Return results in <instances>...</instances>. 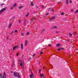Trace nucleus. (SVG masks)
<instances>
[{"label": "nucleus", "instance_id": "1", "mask_svg": "<svg viewBox=\"0 0 78 78\" xmlns=\"http://www.w3.org/2000/svg\"><path fill=\"white\" fill-rule=\"evenodd\" d=\"M0 76L1 78H6V73H5V72H4L3 76H2V74H0Z\"/></svg>", "mask_w": 78, "mask_h": 78}, {"label": "nucleus", "instance_id": "2", "mask_svg": "<svg viewBox=\"0 0 78 78\" xmlns=\"http://www.w3.org/2000/svg\"><path fill=\"white\" fill-rule=\"evenodd\" d=\"M6 9H7V8H6V7H5V8H4L3 9H1V10L0 11V15L2 13V12H3L5 11L6 10Z\"/></svg>", "mask_w": 78, "mask_h": 78}, {"label": "nucleus", "instance_id": "3", "mask_svg": "<svg viewBox=\"0 0 78 78\" xmlns=\"http://www.w3.org/2000/svg\"><path fill=\"white\" fill-rule=\"evenodd\" d=\"M18 61L19 62V64H20V66L22 67V65H23V62L22 61V60L20 59H19L18 60Z\"/></svg>", "mask_w": 78, "mask_h": 78}, {"label": "nucleus", "instance_id": "4", "mask_svg": "<svg viewBox=\"0 0 78 78\" xmlns=\"http://www.w3.org/2000/svg\"><path fill=\"white\" fill-rule=\"evenodd\" d=\"M56 19V17L55 16H53L50 19V20L51 21L53 20H54V19Z\"/></svg>", "mask_w": 78, "mask_h": 78}, {"label": "nucleus", "instance_id": "5", "mask_svg": "<svg viewBox=\"0 0 78 78\" xmlns=\"http://www.w3.org/2000/svg\"><path fill=\"white\" fill-rule=\"evenodd\" d=\"M31 74L30 75V78H33V77L34 76L33 75V73L32 72H31Z\"/></svg>", "mask_w": 78, "mask_h": 78}, {"label": "nucleus", "instance_id": "6", "mask_svg": "<svg viewBox=\"0 0 78 78\" xmlns=\"http://www.w3.org/2000/svg\"><path fill=\"white\" fill-rule=\"evenodd\" d=\"M21 48L22 50H23V44H21Z\"/></svg>", "mask_w": 78, "mask_h": 78}, {"label": "nucleus", "instance_id": "7", "mask_svg": "<svg viewBox=\"0 0 78 78\" xmlns=\"http://www.w3.org/2000/svg\"><path fill=\"white\" fill-rule=\"evenodd\" d=\"M13 75L14 76H16V77H17V74H16L15 72L13 73Z\"/></svg>", "mask_w": 78, "mask_h": 78}, {"label": "nucleus", "instance_id": "8", "mask_svg": "<svg viewBox=\"0 0 78 78\" xmlns=\"http://www.w3.org/2000/svg\"><path fill=\"white\" fill-rule=\"evenodd\" d=\"M27 43H28V41H25V46H27Z\"/></svg>", "mask_w": 78, "mask_h": 78}, {"label": "nucleus", "instance_id": "9", "mask_svg": "<svg viewBox=\"0 0 78 78\" xmlns=\"http://www.w3.org/2000/svg\"><path fill=\"white\" fill-rule=\"evenodd\" d=\"M70 0H69V1ZM66 3L67 5H68L69 4V0H66Z\"/></svg>", "mask_w": 78, "mask_h": 78}, {"label": "nucleus", "instance_id": "10", "mask_svg": "<svg viewBox=\"0 0 78 78\" xmlns=\"http://www.w3.org/2000/svg\"><path fill=\"white\" fill-rule=\"evenodd\" d=\"M34 5V4H33V2H31L30 3V6H33Z\"/></svg>", "mask_w": 78, "mask_h": 78}, {"label": "nucleus", "instance_id": "11", "mask_svg": "<svg viewBox=\"0 0 78 78\" xmlns=\"http://www.w3.org/2000/svg\"><path fill=\"white\" fill-rule=\"evenodd\" d=\"M23 6H20L19 7V9H22V8H23Z\"/></svg>", "mask_w": 78, "mask_h": 78}, {"label": "nucleus", "instance_id": "12", "mask_svg": "<svg viewBox=\"0 0 78 78\" xmlns=\"http://www.w3.org/2000/svg\"><path fill=\"white\" fill-rule=\"evenodd\" d=\"M12 25V23H10V24H9V28H11V27Z\"/></svg>", "mask_w": 78, "mask_h": 78}, {"label": "nucleus", "instance_id": "13", "mask_svg": "<svg viewBox=\"0 0 78 78\" xmlns=\"http://www.w3.org/2000/svg\"><path fill=\"white\" fill-rule=\"evenodd\" d=\"M13 7H16V6H17V4H15L13 5Z\"/></svg>", "mask_w": 78, "mask_h": 78}, {"label": "nucleus", "instance_id": "14", "mask_svg": "<svg viewBox=\"0 0 78 78\" xmlns=\"http://www.w3.org/2000/svg\"><path fill=\"white\" fill-rule=\"evenodd\" d=\"M17 76H18V78H20V75H19V74H17Z\"/></svg>", "mask_w": 78, "mask_h": 78}, {"label": "nucleus", "instance_id": "15", "mask_svg": "<svg viewBox=\"0 0 78 78\" xmlns=\"http://www.w3.org/2000/svg\"><path fill=\"white\" fill-rule=\"evenodd\" d=\"M36 18V17H34L32 19V20L30 21L31 22H33L34 20V19Z\"/></svg>", "mask_w": 78, "mask_h": 78}, {"label": "nucleus", "instance_id": "16", "mask_svg": "<svg viewBox=\"0 0 78 78\" xmlns=\"http://www.w3.org/2000/svg\"><path fill=\"white\" fill-rule=\"evenodd\" d=\"M44 75V74H40V76L41 77H42Z\"/></svg>", "mask_w": 78, "mask_h": 78}, {"label": "nucleus", "instance_id": "17", "mask_svg": "<svg viewBox=\"0 0 78 78\" xmlns=\"http://www.w3.org/2000/svg\"><path fill=\"white\" fill-rule=\"evenodd\" d=\"M60 46V44H57L56 47H59Z\"/></svg>", "mask_w": 78, "mask_h": 78}, {"label": "nucleus", "instance_id": "18", "mask_svg": "<svg viewBox=\"0 0 78 78\" xmlns=\"http://www.w3.org/2000/svg\"><path fill=\"white\" fill-rule=\"evenodd\" d=\"M29 34H30V33H29V32H27L26 34L27 36H28Z\"/></svg>", "mask_w": 78, "mask_h": 78}, {"label": "nucleus", "instance_id": "19", "mask_svg": "<svg viewBox=\"0 0 78 78\" xmlns=\"http://www.w3.org/2000/svg\"><path fill=\"white\" fill-rule=\"evenodd\" d=\"M53 28H55V29H56V28H57V26H55L53 27Z\"/></svg>", "mask_w": 78, "mask_h": 78}, {"label": "nucleus", "instance_id": "20", "mask_svg": "<svg viewBox=\"0 0 78 78\" xmlns=\"http://www.w3.org/2000/svg\"><path fill=\"white\" fill-rule=\"evenodd\" d=\"M15 47V48H19V46H14Z\"/></svg>", "mask_w": 78, "mask_h": 78}, {"label": "nucleus", "instance_id": "21", "mask_svg": "<svg viewBox=\"0 0 78 78\" xmlns=\"http://www.w3.org/2000/svg\"><path fill=\"white\" fill-rule=\"evenodd\" d=\"M10 9H12L14 8V7L13 6H12V7H10Z\"/></svg>", "mask_w": 78, "mask_h": 78}, {"label": "nucleus", "instance_id": "22", "mask_svg": "<svg viewBox=\"0 0 78 78\" xmlns=\"http://www.w3.org/2000/svg\"><path fill=\"white\" fill-rule=\"evenodd\" d=\"M29 15V13L27 12V15L26 16V17H28Z\"/></svg>", "mask_w": 78, "mask_h": 78}, {"label": "nucleus", "instance_id": "23", "mask_svg": "<svg viewBox=\"0 0 78 78\" xmlns=\"http://www.w3.org/2000/svg\"><path fill=\"white\" fill-rule=\"evenodd\" d=\"M51 12H53V11H54V10H53V9L52 8L51 10Z\"/></svg>", "mask_w": 78, "mask_h": 78}, {"label": "nucleus", "instance_id": "24", "mask_svg": "<svg viewBox=\"0 0 78 78\" xmlns=\"http://www.w3.org/2000/svg\"><path fill=\"white\" fill-rule=\"evenodd\" d=\"M35 55H36V54H33L32 55L33 57H34V56H35Z\"/></svg>", "mask_w": 78, "mask_h": 78}, {"label": "nucleus", "instance_id": "25", "mask_svg": "<svg viewBox=\"0 0 78 78\" xmlns=\"http://www.w3.org/2000/svg\"><path fill=\"white\" fill-rule=\"evenodd\" d=\"M61 15L62 16H63V15H64V12H62L61 13Z\"/></svg>", "mask_w": 78, "mask_h": 78}, {"label": "nucleus", "instance_id": "26", "mask_svg": "<svg viewBox=\"0 0 78 78\" xmlns=\"http://www.w3.org/2000/svg\"><path fill=\"white\" fill-rule=\"evenodd\" d=\"M78 10H76V11L75 12V14H76V13H78Z\"/></svg>", "mask_w": 78, "mask_h": 78}, {"label": "nucleus", "instance_id": "27", "mask_svg": "<svg viewBox=\"0 0 78 78\" xmlns=\"http://www.w3.org/2000/svg\"><path fill=\"white\" fill-rule=\"evenodd\" d=\"M15 33H17V30H15Z\"/></svg>", "mask_w": 78, "mask_h": 78}, {"label": "nucleus", "instance_id": "28", "mask_svg": "<svg viewBox=\"0 0 78 78\" xmlns=\"http://www.w3.org/2000/svg\"><path fill=\"white\" fill-rule=\"evenodd\" d=\"M13 32H14V31H12L10 33V34H12V33H13Z\"/></svg>", "mask_w": 78, "mask_h": 78}, {"label": "nucleus", "instance_id": "29", "mask_svg": "<svg viewBox=\"0 0 78 78\" xmlns=\"http://www.w3.org/2000/svg\"><path fill=\"white\" fill-rule=\"evenodd\" d=\"M51 9H50V8H48V11H50V10Z\"/></svg>", "mask_w": 78, "mask_h": 78}, {"label": "nucleus", "instance_id": "30", "mask_svg": "<svg viewBox=\"0 0 78 78\" xmlns=\"http://www.w3.org/2000/svg\"><path fill=\"white\" fill-rule=\"evenodd\" d=\"M69 2L70 3H72V1L71 0H69Z\"/></svg>", "mask_w": 78, "mask_h": 78}, {"label": "nucleus", "instance_id": "31", "mask_svg": "<svg viewBox=\"0 0 78 78\" xmlns=\"http://www.w3.org/2000/svg\"><path fill=\"white\" fill-rule=\"evenodd\" d=\"M8 38H9V36H8L7 37V40L8 41Z\"/></svg>", "mask_w": 78, "mask_h": 78}, {"label": "nucleus", "instance_id": "32", "mask_svg": "<svg viewBox=\"0 0 78 78\" xmlns=\"http://www.w3.org/2000/svg\"><path fill=\"white\" fill-rule=\"evenodd\" d=\"M14 48L13 49V50L14 51V50H15V49H16V48H15V47H14Z\"/></svg>", "mask_w": 78, "mask_h": 78}, {"label": "nucleus", "instance_id": "33", "mask_svg": "<svg viewBox=\"0 0 78 78\" xmlns=\"http://www.w3.org/2000/svg\"><path fill=\"white\" fill-rule=\"evenodd\" d=\"M21 35L22 36H24V34L23 33H21Z\"/></svg>", "mask_w": 78, "mask_h": 78}, {"label": "nucleus", "instance_id": "34", "mask_svg": "<svg viewBox=\"0 0 78 78\" xmlns=\"http://www.w3.org/2000/svg\"><path fill=\"white\" fill-rule=\"evenodd\" d=\"M69 35L70 36H72V34L70 33L69 34Z\"/></svg>", "mask_w": 78, "mask_h": 78}, {"label": "nucleus", "instance_id": "35", "mask_svg": "<svg viewBox=\"0 0 78 78\" xmlns=\"http://www.w3.org/2000/svg\"><path fill=\"white\" fill-rule=\"evenodd\" d=\"M3 4H0V5L1 6H3Z\"/></svg>", "mask_w": 78, "mask_h": 78}, {"label": "nucleus", "instance_id": "36", "mask_svg": "<svg viewBox=\"0 0 78 78\" xmlns=\"http://www.w3.org/2000/svg\"><path fill=\"white\" fill-rule=\"evenodd\" d=\"M71 12H73V9H71Z\"/></svg>", "mask_w": 78, "mask_h": 78}, {"label": "nucleus", "instance_id": "37", "mask_svg": "<svg viewBox=\"0 0 78 78\" xmlns=\"http://www.w3.org/2000/svg\"><path fill=\"white\" fill-rule=\"evenodd\" d=\"M41 72V69H39V73H40Z\"/></svg>", "mask_w": 78, "mask_h": 78}, {"label": "nucleus", "instance_id": "38", "mask_svg": "<svg viewBox=\"0 0 78 78\" xmlns=\"http://www.w3.org/2000/svg\"><path fill=\"white\" fill-rule=\"evenodd\" d=\"M31 59V58L30 57V58H29V60H30Z\"/></svg>", "mask_w": 78, "mask_h": 78}, {"label": "nucleus", "instance_id": "39", "mask_svg": "<svg viewBox=\"0 0 78 78\" xmlns=\"http://www.w3.org/2000/svg\"><path fill=\"white\" fill-rule=\"evenodd\" d=\"M41 8H44V6L42 5L41 6Z\"/></svg>", "mask_w": 78, "mask_h": 78}, {"label": "nucleus", "instance_id": "40", "mask_svg": "<svg viewBox=\"0 0 78 78\" xmlns=\"http://www.w3.org/2000/svg\"><path fill=\"white\" fill-rule=\"evenodd\" d=\"M20 22H21V21H20V20H19V23H20Z\"/></svg>", "mask_w": 78, "mask_h": 78}, {"label": "nucleus", "instance_id": "41", "mask_svg": "<svg viewBox=\"0 0 78 78\" xmlns=\"http://www.w3.org/2000/svg\"><path fill=\"white\" fill-rule=\"evenodd\" d=\"M60 50H61V49H58V51H60Z\"/></svg>", "mask_w": 78, "mask_h": 78}, {"label": "nucleus", "instance_id": "42", "mask_svg": "<svg viewBox=\"0 0 78 78\" xmlns=\"http://www.w3.org/2000/svg\"><path fill=\"white\" fill-rule=\"evenodd\" d=\"M16 56H18V53H17L16 54Z\"/></svg>", "mask_w": 78, "mask_h": 78}, {"label": "nucleus", "instance_id": "43", "mask_svg": "<svg viewBox=\"0 0 78 78\" xmlns=\"http://www.w3.org/2000/svg\"><path fill=\"white\" fill-rule=\"evenodd\" d=\"M48 46H49V47H51V44H49Z\"/></svg>", "mask_w": 78, "mask_h": 78}, {"label": "nucleus", "instance_id": "44", "mask_svg": "<svg viewBox=\"0 0 78 78\" xmlns=\"http://www.w3.org/2000/svg\"><path fill=\"white\" fill-rule=\"evenodd\" d=\"M58 3H61V2H58Z\"/></svg>", "mask_w": 78, "mask_h": 78}, {"label": "nucleus", "instance_id": "45", "mask_svg": "<svg viewBox=\"0 0 78 78\" xmlns=\"http://www.w3.org/2000/svg\"><path fill=\"white\" fill-rule=\"evenodd\" d=\"M40 54H42V52H40Z\"/></svg>", "mask_w": 78, "mask_h": 78}, {"label": "nucleus", "instance_id": "46", "mask_svg": "<svg viewBox=\"0 0 78 78\" xmlns=\"http://www.w3.org/2000/svg\"><path fill=\"white\" fill-rule=\"evenodd\" d=\"M45 31V29H44L42 30V31Z\"/></svg>", "mask_w": 78, "mask_h": 78}, {"label": "nucleus", "instance_id": "47", "mask_svg": "<svg viewBox=\"0 0 78 78\" xmlns=\"http://www.w3.org/2000/svg\"><path fill=\"white\" fill-rule=\"evenodd\" d=\"M11 73H13V72H12V71H11Z\"/></svg>", "mask_w": 78, "mask_h": 78}, {"label": "nucleus", "instance_id": "48", "mask_svg": "<svg viewBox=\"0 0 78 78\" xmlns=\"http://www.w3.org/2000/svg\"><path fill=\"white\" fill-rule=\"evenodd\" d=\"M46 15H48V13H46Z\"/></svg>", "mask_w": 78, "mask_h": 78}, {"label": "nucleus", "instance_id": "49", "mask_svg": "<svg viewBox=\"0 0 78 78\" xmlns=\"http://www.w3.org/2000/svg\"><path fill=\"white\" fill-rule=\"evenodd\" d=\"M73 34H75V32L73 33Z\"/></svg>", "mask_w": 78, "mask_h": 78}, {"label": "nucleus", "instance_id": "50", "mask_svg": "<svg viewBox=\"0 0 78 78\" xmlns=\"http://www.w3.org/2000/svg\"><path fill=\"white\" fill-rule=\"evenodd\" d=\"M67 41L68 42H69V40H67Z\"/></svg>", "mask_w": 78, "mask_h": 78}, {"label": "nucleus", "instance_id": "51", "mask_svg": "<svg viewBox=\"0 0 78 78\" xmlns=\"http://www.w3.org/2000/svg\"><path fill=\"white\" fill-rule=\"evenodd\" d=\"M56 33H58V31H57V32H56Z\"/></svg>", "mask_w": 78, "mask_h": 78}, {"label": "nucleus", "instance_id": "52", "mask_svg": "<svg viewBox=\"0 0 78 78\" xmlns=\"http://www.w3.org/2000/svg\"><path fill=\"white\" fill-rule=\"evenodd\" d=\"M64 48H62V50H64Z\"/></svg>", "mask_w": 78, "mask_h": 78}, {"label": "nucleus", "instance_id": "53", "mask_svg": "<svg viewBox=\"0 0 78 78\" xmlns=\"http://www.w3.org/2000/svg\"><path fill=\"white\" fill-rule=\"evenodd\" d=\"M24 25H25V23H24Z\"/></svg>", "mask_w": 78, "mask_h": 78}, {"label": "nucleus", "instance_id": "54", "mask_svg": "<svg viewBox=\"0 0 78 78\" xmlns=\"http://www.w3.org/2000/svg\"><path fill=\"white\" fill-rule=\"evenodd\" d=\"M37 8H38V6H37Z\"/></svg>", "mask_w": 78, "mask_h": 78}, {"label": "nucleus", "instance_id": "55", "mask_svg": "<svg viewBox=\"0 0 78 78\" xmlns=\"http://www.w3.org/2000/svg\"><path fill=\"white\" fill-rule=\"evenodd\" d=\"M9 52H10V50L9 51Z\"/></svg>", "mask_w": 78, "mask_h": 78}, {"label": "nucleus", "instance_id": "56", "mask_svg": "<svg viewBox=\"0 0 78 78\" xmlns=\"http://www.w3.org/2000/svg\"><path fill=\"white\" fill-rule=\"evenodd\" d=\"M43 69H45V67H43Z\"/></svg>", "mask_w": 78, "mask_h": 78}, {"label": "nucleus", "instance_id": "57", "mask_svg": "<svg viewBox=\"0 0 78 78\" xmlns=\"http://www.w3.org/2000/svg\"><path fill=\"white\" fill-rule=\"evenodd\" d=\"M23 30H24V31H25V29H24Z\"/></svg>", "mask_w": 78, "mask_h": 78}, {"label": "nucleus", "instance_id": "58", "mask_svg": "<svg viewBox=\"0 0 78 78\" xmlns=\"http://www.w3.org/2000/svg\"><path fill=\"white\" fill-rule=\"evenodd\" d=\"M12 19H15V18H13Z\"/></svg>", "mask_w": 78, "mask_h": 78}, {"label": "nucleus", "instance_id": "59", "mask_svg": "<svg viewBox=\"0 0 78 78\" xmlns=\"http://www.w3.org/2000/svg\"><path fill=\"white\" fill-rule=\"evenodd\" d=\"M44 78H46L45 77H44Z\"/></svg>", "mask_w": 78, "mask_h": 78}, {"label": "nucleus", "instance_id": "60", "mask_svg": "<svg viewBox=\"0 0 78 78\" xmlns=\"http://www.w3.org/2000/svg\"><path fill=\"white\" fill-rule=\"evenodd\" d=\"M52 0V1H53V0Z\"/></svg>", "mask_w": 78, "mask_h": 78}, {"label": "nucleus", "instance_id": "61", "mask_svg": "<svg viewBox=\"0 0 78 78\" xmlns=\"http://www.w3.org/2000/svg\"><path fill=\"white\" fill-rule=\"evenodd\" d=\"M30 71H31V69H30Z\"/></svg>", "mask_w": 78, "mask_h": 78}]
</instances>
